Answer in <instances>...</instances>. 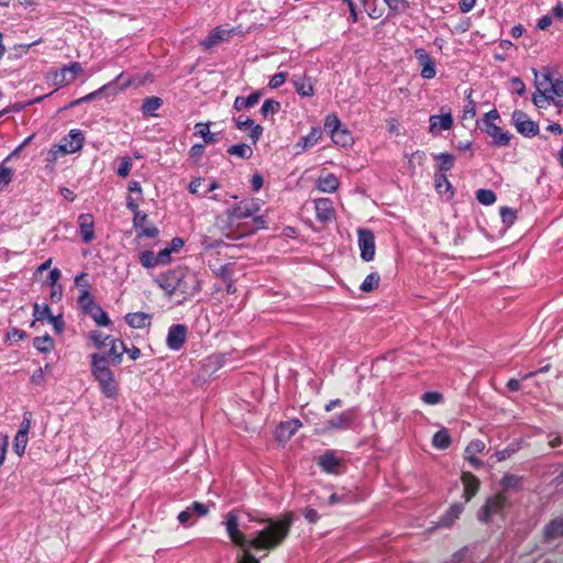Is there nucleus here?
Wrapping results in <instances>:
<instances>
[{
  "label": "nucleus",
  "instance_id": "obj_64",
  "mask_svg": "<svg viewBox=\"0 0 563 563\" xmlns=\"http://www.w3.org/2000/svg\"><path fill=\"white\" fill-rule=\"evenodd\" d=\"M550 93L553 96H563V79H553L551 87H550Z\"/></svg>",
  "mask_w": 563,
  "mask_h": 563
},
{
  "label": "nucleus",
  "instance_id": "obj_28",
  "mask_svg": "<svg viewBox=\"0 0 563 563\" xmlns=\"http://www.w3.org/2000/svg\"><path fill=\"white\" fill-rule=\"evenodd\" d=\"M162 106V98L153 96L144 99L141 110L145 117H157V110Z\"/></svg>",
  "mask_w": 563,
  "mask_h": 563
},
{
  "label": "nucleus",
  "instance_id": "obj_11",
  "mask_svg": "<svg viewBox=\"0 0 563 563\" xmlns=\"http://www.w3.org/2000/svg\"><path fill=\"white\" fill-rule=\"evenodd\" d=\"M187 328L184 324H173L168 329L166 345L172 351H179L186 342Z\"/></svg>",
  "mask_w": 563,
  "mask_h": 563
},
{
  "label": "nucleus",
  "instance_id": "obj_20",
  "mask_svg": "<svg viewBox=\"0 0 563 563\" xmlns=\"http://www.w3.org/2000/svg\"><path fill=\"white\" fill-rule=\"evenodd\" d=\"M464 510V504L455 503L453 504L446 512L440 517L438 521L439 527H451L456 519L461 516Z\"/></svg>",
  "mask_w": 563,
  "mask_h": 563
},
{
  "label": "nucleus",
  "instance_id": "obj_45",
  "mask_svg": "<svg viewBox=\"0 0 563 563\" xmlns=\"http://www.w3.org/2000/svg\"><path fill=\"white\" fill-rule=\"evenodd\" d=\"M379 280H380V276L377 273H371L363 280L360 288L364 292H369L378 287Z\"/></svg>",
  "mask_w": 563,
  "mask_h": 563
},
{
  "label": "nucleus",
  "instance_id": "obj_54",
  "mask_svg": "<svg viewBox=\"0 0 563 563\" xmlns=\"http://www.w3.org/2000/svg\"><path fill=\"white\" fill-rule=\"evenodd\" d=\"M500 218H501L503 223L506 227H510L511 224H514V222L516 220V212L514 209H511L509 207H501L500 208Z\"/></svg>",
  "mask_w": 563,
  "mask_h": 563
},
{
  "label": "nucleus",
  "instance_id": "obj_7",
  "mask_svg": "<svg viewBox=\"0 0 563 563\" xmlns=\"http://www.w3.org/2000/svg\"><path fill=\"white\" fill-rule=\"evenodd\" d=\"M357 243L361 251V257L364 262H371L375 256V236L368 229H358Z\"/></svg>",
  "mask_w": 563,
  "mask_h": 563
},
{
  "label": "nucleus",
  "instance_id": "obj_38",
  "mask_svg": "<svg viewBox=\"0 0 563 563\" xmlns=\"http://www.w3.org/2000/svg\"><path fill=\"white\" fill-rule=\"evenodd\" d=\"M228 153L231 155H235L242 159H249L253 155V150L250 145L242 143V144L231 145L228 148Z\"/></svg>",
  "mask_w": 563,
  "mask_h": 563
},
{
  "label": "nucleus",
  "instance_id": "obj_47",
  "mask_svg": "<svg viewBox=\"0 0 563 563\" xmlns=\"http://www.w3.org/2000/svg\"><path fill=\"white\" fill-rule=\"evenodd\" d=\"M476 199L484 206H490L496 201V194L490 189H478Z\"/></svg>",
  "mask_w": 563,
  "mask_h": 563
},
{
  "label": "nucleus",
  "instance_id": "obj_43",
  "mask_svg": "<svg viewBox=\"0 0 563 563\" xmlns=\"http://www.w3.org/2000/svg\"><path fill=\"white\" fill-rule=\"evenodd\" d=\"M52 316V312H51V308L48 305H38V303H35L33 306V317H34V321L32 322V325H34V323L36 321H43L45 319L48 320V318Z\"/></svg>",
  "mask_w": 563,
  "mask_h": 563
},
{
  "label": "nucleus",
  "instance_id": "obj_3",
  "mask_svg": "<svg viewBox=\"0 0 563 563\" xmlns=\"http://www.w3.org/2000/svg\"><path fill=\"white\" fill-rule=\"evenodd\" d=\"M497 119H499L498 111L496 109L490 110L484 115L479 129L493 137L495 145L507 146L510 142L511 134L495 124Z\"/></svg>",
  "mask_w": 563,
  "mask_h": 563
},
{
  "label": "nucleus",
  "instance_id": "obj_39",
  "mask_svg": "<svg viewBox=\"0 0 563 563\" xmlns=\"http://www.w3.org/2000/svg\"><path fill=\"white\" fill-rule=\"evenodd\" d=\"M33 346L43 353L49 352L54 347V341L49 334H45L42 336H36L33 340Z\"/></svg>",
  "mask_w": 563,
  "mask_h": 563
},
{
  "label": "nucleus",
  "instance_id": "obj_59",
  "mask_svg": "<svg viewBox=\"0 0 563 563\" xmlns=\"http://www.w3.org/2000/svg\"><path fill=\"white\" fill-rule=\"evenodd\" d=\"M485 449V443L482 440H473L468 443L465 449V454H478L482 453Z\"/></svg>",
  "mask_w": 563,
  "mask_h": 563
},
{
  "label": "nucleus",
  "instance_id": "obj_19",
  "mask_svg": "<svg viewBox=\"0 0 563 563\" xmlns=\"http://www.w3.org/2000/svg\"><path fill=\"white\" fill-rule=\"evenodd\" d=\"M461 481L464 486L463 496L465 498V503H468L479 489V479L470 472H463Z\"/></svg>",
  "mask_w": 563,
  "mask_h": 563
},
{
  "label": "nucleus",
  "instance_id": "obj_36",
  "mask_svg": "<svg viewBox=\"0 0 563 563\" xmlns=\"http://www.w3.org/2000/svg\"><path fill=\"white\" fill-rule=\"evenodd\" d=\"M435 189L440 195L450 192V197L453 196L452 185L448 177L442 173H437L434 176Z\"/></svg>",
  "mask_w": 563,
  "mask_h": 563
},
{
  "label": "nucleus",
  "instance_id": "obj_5",
  "mask_svg": "<svg viewBox=\"0 0 563 563\" xmlns=\"http://www.w3.org/2000/svg\"><path fill=\"white\" fill-rule=\"evenodd\" d=\"M512 123L517 131L526 136L533 137L539 134V125L521 110H515L511 115Z\"/></svg>",
  "mask_w": 563,
  "mask_h": 563
},
{
  "label": "nucleus",
  "instance_id": "obj_24",
  "mask_svg": "<svg viewBox=\"0 0 563 563\" xmlns=\"http://www.w3.org/2000/svg\"><path fill=\"white\" fill-rule=\"evenodd\" d=\"M195 135L203 139L205 144H214L218 142V134L210 132L209 122H198L195 125Z\"/></svg>",
  "mask_w": 563,
  "mask_h": 563
},
{
  "label": "nucleus",
  "instance_id": "obj_40",
  "mask_svg": "<svg viewBox=\"0 0 563 563\" xmlns=\"http://www.w3.org/2000/svg\"><path fill=\"white\" fill-rule=\"evenodd\" d=\"M78 303L82 308V310L86 313H89L92 310V307H97L98 305L95 302L93 297L89 292L88 289H81L79 297H78Z\"/></svg>",
  "mask_w": 563,
  "mask_h": 563
},
{
  "label": "nucleus",
  "instance_id": "obj_13",
  "mask_svg": "<svg viewBox=\"0 0 563 563\" xmlns=\"http://www.w3.org/2000/svg\"><path fill=\"white\" fill-rule=\"evenodd\" d=\"M342 464V461L336 456L335 452L332 450L325 451L318 459L319 467L328 474H338L339 468Z\"/></svg>",
  "mask_w": 563,
  "mask_h": 563
},
{
  "label": "nucleus",
  "instance_id": "obj_49",
  "mask_svg": "<svg viewBox=\"0 0 563 563\" xmlns=\"http://www.w3.org/2000/svg\"><path fill=\"white\" fill-rule=\"evenodd\" d=\"M552 99L553 97L550 91L544 90L538 91L532 97V101L538 108H545Z\"/></svg>",
  "mask_w": 563,
  "mask_h": 563
},
{
  "label": "nucleus",
  "instance_id": "obj_56",
  "mask_svg": "<svg viewBox=\"0 0 563 563\" xmlns=\"http://www.w3.org/2000/svg\"><path fill=\"white\" fill-rule=\"evenodd\" d=\"M235 34V30L234 29H221V27H216L213 29V36L216 37V40L220 42H225V41H229L232 35Z\"/></svg>",
  "mask_w": 563,
  "mask_h": 563
},
{
  "label": "nucleus",
  "instance_id": "obj_48",
  "mask_svg": "<svg viewBox=\"0 0 563 563\" xmlns=\"http://www.w3.org/2000/svg\"><path fill=\"white\" fill-rule=\"evenodd\" d=\"M548 445L553 450L563 452V432H550L548 435Z\"/></svg>",
  "mask_w": 563,
  "mask_h": 563
},
{
  "label": "nucleus",
  "instance_id": "obj_17",
  "mask_svg": "<svg viewBox=\"0 0 563 563\" xmlns=\"http://www.w3.org/2000/svg\"><path fill=\"white\" fill-rule=\"evenodd\" d=\"M79 232L85 243H90L95 239L93 217L89 213H82L78 217Z\"/></svg>",
  "mask_w": 563,
  "mask_h": 563
},
{
  "label": "nucleus",
  "instance_id": "obj_50",
  "mask_svg": "<svg viewBox=\"0 0 563 563\" xmlns=\"http://www.w3.org/2000/svg\"><path fill=\"white\" fill-rule=\"evenodd\" d=\"M27 441H29V435H25V434H22V433H16L15 434L14 445L13 446H14V452L19 456H22L24 454Z\"/></svg>",
  "mask_w": 563,
  "mask_h": 563
},
{
  "label": "nucleus",
  "instance_id": "obj_46",
  "mask_svg": "<svg viewBox=\"0 0 563 563\" xmlns=\"http://www.w3.org/2000/svg\"><path fill=\"white\" fill-rule=\"evenodd\" d=\"M156 254L152 251H143L140 253V263L145 268H154L158 265Z\"/></svg>",
  "mask_w": 563,
  "mask_h": 563
},
{
  "label": "nucleus",
  "instance_id": "obj_12",
  "mask_svg": "<svg viewBox=\"0 0 563 563\" xmlns=\"http://www.w3.org/2000/svg\"><path fill=\"white\" fill-rule=\"evenodd\" d=\"M209 508L206 504L194 501L185 510L180 511L177 519L181 525H191L195 517H203L208 514Z\"/></svg>",
  "mask_w": 563,
  "mask_h": 563
},
{
  "label": "nucleus",
  "instance_id": "obj_55",
  "mask_svg": "<svg viewBox=\"0 0 563 563\" xmlns=\"http://www.w3.org/2000/svg\"><path fill=\"white\" fill-rule=\"evenodd\" d=\"M89 338L98 349L104 346L107 342L111 340L109 335L97 330L91 331Z\"/></svg>",
  "mask_w": 563,
  "mask_h": 563
},
{
  "label": "nucleus",
  "instance_id": "obj_8",
  "mask_svg": "<svg viewBox=\"0 0 563 563\" xmlns=\"http://www.w3.org/2000/svg\"><path fill=\"white\" fill-rule=\"evenodd\" d=\"M84 134L80 130L74 129L57 145L58 152L62 154H73L82 148Z\"/></svg>",
  "mask_w": 563,
  "mask_h": 563
},
{
  "label": "nucleus",
  "instance_id": "obj_27",
  "mask_svg": "<svg viewBox=\"0 0 563 563\" xmlns=\"http://www.w3.org/2000/svg\"><path fill=\"white\" fill-rule=\"evenodd\" d=\"M112 372L109 367V361L104 355L101 354H92L91 355V373L93 376L101 375Z\"/></svg>",
  "mask_w": 563,
  "mask_h": 563
},
{
  "label": "nucleus",
  "instance_id": "obj_41",
  "mask_svg": "<svg viewBox=\"0 0 563 563\" xmlns=\"http://www.w3.org/2000/svg\"><path fill=\"white\" fill-rule=\"evenodd\" d=\"M343 128L341 120L335 113L328 114L324 119V131L332 135L334 132Z\"/></svg>",
  "mask_w": 563,
  "mask_h": 563
},
{
  "label": "nucleus",
  "instance_id": "obj_60",
  "mask_svg": "<svg viewBox=\"0 0 563 563\" xmlns=\"http://www.w3.org/2000/svg\"><path fill=\"white\" fill-rule=\"evenodd\" d=\"M287 79V73H284V71H279L277 74H275L269 82H268V86L272 88V89H276V88H279L282 85H284V82L286 81Z\"/></svg>",
  "mask_w": 563,
  "mask_h": 563
},
{
  "label": "nucleus",
  "instance_id": "obj_53",
  "mask_svg": "<svg viewBox=\"0 0 563 563\" xmlns=\"http://www.w3.org/2000/svg\"><path fill=\"white\" fill-rule=\"evenodd\" d=\"M132 169V159L129 156H124L121 158V163L117 169L118 176L125 178L130 175Z\"/></svg>",
  "mask_w": 563,
  "mask_h": 563
},
{
  "label": "nucleus",
  "instance_id": "obj_15",
  "mask_svg": "<svg viewBox=\"0 0 563 563\" xmlns=\"http://www.w3.org/2000/svg\"><path fill=\"white\" fill-rule=\"evenodd\" d=\"M302 423L299 419H290L280 422L276 428V438L278 441H288L298 430Z\"/></svg>",
  "mask_w": 563,
  "mask_h": 563
},
{
  "label": "nucleus",
  "instance_id": "obj_21",
  "mask_svg": "<svg viewBox=\"0 0 563 563\" xmlns=\"http://www.w3.org/2000/svg\"><path fill=\"white\" fill-rule=\"evenodd\" d=\"M353 419L352 411H344L338 416L332 417L327 421V429L329 430H346L351 426Z\"/></svg>",
  "mask_w": 563,
  "mask_h": 563
},
{
  "label": "nucleus",
  "instance_id": "obj_57",
  "mask_svg": "<svg viewBox=\"0 0 563 563\" xmlns=\"http://www.w3.org/2000/svg\"><path fill=\"white\" fill-rule=\"evenodd\" d=\"M32 421H33L32 412L25 411L23 413V419H22V422L20 424L18 433H22V434L29 435V432H30L31 427H32Z\"/></svg>",
  "mask_w": 563,
  "mask_h": 563
},
{
  "label": "nucleus",
  "instance_id": "obj_44",
  "mask_svg": "<svg viewBox=\"0 0 563 563\" xmlns=\"http://www.w3.org/2000/svg\"><path fill=\"white\" fill-rule=\"evenodd\" d=\"M280 110V102L274 99H266L261 108V113L264 118L274 115Z\"/></svg>",
  "mask_w": 563,
  "mask_h": 563
},
{
  "label": "nucleus",
  "instance_id": "obj_52",
  "mask_svg": "<svg viewBox=\"0 0 563 563\" xmlns=\"http://www.w3.org/2000/svg\"><path fill=\"white\" fill-rule=\"evenodd\" d=\"M13 178V170L5 166L4 163L0 164V189L8 186Z\"/></svg>",
  "mask_w": 563,
  "mask_h": 563
},
{
  "label": "nucleus",
  "instance_id": "obj_61",
  "mask_svg": "<svg viewBox=\"0 0 563 563\" xmlns=\"http://www.w3.org/2000/svg\"><path fill=\"white\" fill-rule=\"evenodd\" d=\"M234 121L236 128L241 131H245L254 124L251 118L244 115L238 117Z\"/></svg>",
  "mask_w": 563,
  "mask_h": 563
},
{
  "label": "nucleus",
  "instance_id": "obj_31",
  "mask_svg": "<svg viewBox=\"0 0 563 563\" xmlns=\"http://www.w3.org/2000/svg\"><path fill=\"white\" fill-rule=\"evenodd\" d=\"M523 477L515 474H505L500 481L504 490L518 492L522 487Z\"/></svg>",
  "mask_w": 563,
  "mask_h": 563
},
{
  "label": "nucleus",
  "instance_id": "obj_35",
  "mask_svg": "<svg viewBox=\"0 0 563 563\" xmlns=\"http://www.w3.org/2000/svg\"><path fill=\"white\" fill-rule=\"evenodd\" d=\"M339 187V179L333 174L320 177L318 180V188L323 192H333Z\"/></svg>",
  "mask_w": 563,
  "mask_h": 563
},
{
  "label": "nucleus",
  "instance_id": "obj_14",
  "mask_svg": "<svg viewBox=\"0 0 563 563\" xmlns=\"http://www.w3.org/2000/svg\"><path fill=\"white\" fill-rule=\"evenodd\" d=\"M93 377L99 383L100 390L107 398H114L118 395V384L112 372Z\"/></svg>",
  "mask_w": 563,
  "mask_h": 563
},
{
  "label": "nucleus",
  "instance_id": "obj_34",
  "mask_svg": "<svg viewBox=\"0 0 563 563\" xmlns=\"http://www.w3.org/2000/svg\"><path fill=\"white\" fill-rule=\"evenodd\" d=\"M451 444V437L445 428L433 434L432 445L439 450H446Z\"/></svg>",
  "mask_w": 563,
  "mask_h": 563
},
{
  "label": "nucleus",
  "instance_id": "obj_63",
  "mask_svg": "<svg viewBox=\"0 0 563 563\" xmlns=\"http://www.w3.org/2000/svg\"><path fill=\"white\" fill-rule=\"evenodd\" d=\"M467 552H468L467 548H463V549L456 551L452 555L450 561L444 562V563H463L467 556Z\"/></svg>",
  "mask_w": 563,
  "mask_h": 563
},
{
  "label": "nucleus",
  "instance_id": "obj_10",
  "mask_svg": "<svg viewBox=\"0 0 563 563\" xmlns=\"http://www.w3.org/2000/svg\"><path fill=\"white\" fill-rule=\"evenodd\" d=\"M81 71L82 67L80 63L74 62L57 70L53 76V82L58 87L67 86L71 84Z\"/></svg>",
  "mask_w": 563,
  "mask_h": 563
},
{
  "label": "nucleus",
  "instance_id": "obj_32",
  "mask_svg": "<svg viewBox=\"0 0 563 563\" xmlns=\"http://www.w3.org/2000/svg\"><path fill=\"white\" fill-rule=\"evenodd\" d=\"M333 143L341 147H349L353 144V136L346 128H341L339 131L330 135Z\"/></svg>",
  "mask_w": 563,
  "mask_h": 563
},
{
  "label": "nucleus",
  "instance_id": "obj_18",
  "mask_svg": "<svg viewBox=\"0 0 563 563\" xmlns=\"http://www.w3.org/2000/svg\"><path fill=\"white\" fill-rule=\"evenodd\" d=\"M316 217L321 222H328L334 218V209L329 198L314 200Z\"/></svg>",
  "mask_w": 563,
  "mask_h": 563
},
{
  "label": "nucleus",
  "instance_id": "obj_22",
  "mask_svg": "<svg viewBox=\"0 0 563 563\" xmlns=\"http://www.w3.org/2000/svg\"><path fill=\"white\" fill-rule=\"evenodd\" d=\"M126 323L134 329H144L151 324L152 317L145 312H132L124 317Z\"/></svg>",
  "mask_w": 563,
  "mask_h": 563
},
{
  "label": "nucleus",
  "instance_id": "obj_25",
  "mask_svg": "<svg viewBox=\"0 0 563 563\" xmlns=\"http://www.w3.org/2000/svg\"><path fill=\"white\" fill-rule=\"evenodd\" d=\"M109 342L110 349L108 351V356L110 357L113 365H119L122 362L125 344L118 339H111Z\"/></svg>",
  "mask_w": 563,
  "mask_h": 563
},
{
  "label": "nucleus",
  "instance_id": "obj_9",
  "mask_svg": "<svg viewBox=\"0 0 563 563\" xmlns=\"http://www.w3.org/2000/svg\"><path fill=\"white\" fill-rule=\"evenodd\" d=\"M415 57L420 67V75L423 79H432L437 75L435 60L430 54L422 47L415 49Z\"/></svg>",
  "mask_w": 563,
  "mask_h": 563
},
{
  "label": "nucleus",
  "instance_id": "obj_58",
  "mask_svg": "<svg viewBox=\"0 0 563 563\" xmlns=\"http://www.w3.org/2000/svg\"><path fill=\"white\" fill-rule=\"evenodd\" d=\"M421 399L427 405H438L442 401L443 396L438 391H427L421 396Z\"/></svg>",
  "mask_w": 563,
  "mask_h": 563
},
{
  "label": "nucleus",
  "instance_id": "obj_1",
  "mask_svg": "<svg viewBox=\"0 0 563 563\" xmlns=\"http://www.w3.org/2000/svg\"><path fill=\"white\" fill-rule=\"evenodd\" d=\"M249 521L260 527L241 523L234 511L227 515L224 522L230 540L242 549H274L287 537L290 528V522L284 520H255L249 516Z\"/></svg>",
  "mask_w": 563,
  "mask_h": 563
},
{
  "label": "nucleus",
  "instance_id": "obj_30",
  "mask_svg": "<svg viewBox=\"0 0 563 563\" xmlns=\"http://www.w3.org/2000/svg\"><path fill=\"white\" fill-rule=\"evenodd\" d=\"M533 74L537 91H550V87L553 81L550 70L545 69L543 73H538L536 69H533Z\"/></svg>",
  "mask_w": 563,
  "mask_h": 563
},
{
  "label": "nucleus",
  "instance_id": "obj_6",
  "mask_svg": "<svg viewBox=\"0 0 563 563\" xmlns=\"http://www.w3.org/2000/svg\"><path fill=\"white\" fill-rule=\"evenodd\" d=\"M260 210L257 199H244L228 211L230 221H239L252 218Z\"/></svg>",
  "mask_w": 563,
  "mask_h": 563
},
{
  "label": "nucleus",
  "instance_id": "obj_37",
  "mask_svg": "<svg viewBox=\"0 0 563 563\" xmlns=\"http://www.w3.org/2000/svg\"><path fill=\"white\" fill-rule=\"evenodd\" d=\"M99 327H108L111 320L108 313L98 305L92 307V310L88 313Z\"/></svg>",
  "mask_w": 563,
  "mask_h": 563
},
{
  "label": "nucleus",
  "instance_id": "obj_23",
  "mask_svg": "<svg viewBox=\"0 0 563 563\" xmlns=\"http://www.w3.org/2000/svg\"><path fill=\"white\" fill-rule=\"evenodd\" d=\"M322 136V130L319 126L311 128L309 134L302 136L296 147H300L301 151H306L309 147L314 146Z\"/></svg>",
  "mask_w": 563,
  "mask_h": 563
},
{
  "label": "nucleus",
  "instance_id": "obj_33",
  "mask_svg": "<svg viewBox=\"0 0 563 563\" xmlns=\"http://www.w3.org/2000/svg\"><path fill=\"white\" fill-rule=\"evenodd\" d=\"M296 92L301 97H311L314 93L313 86L310 79L295 78L292 80Z\"/></svg>",
  "mask_w": 563,
  "mask_h": 563
},
{
  "label": "nucleus",
  "instance_id": "obj_2",
  "mask_svg": "<svg viewBox=\"0 0 563 563\" xmlns=\"http://www.w3.org/2000/svg\"><path fill=\"white\" fill-rule=\"evenodd\" d=\"M156 283L168 297H179V302L190 299L201 289L198 275L187 267H176L162 273L157 276Z\"/></svg>",
  "mask_w": 563,
  "mask_h": 563
},
{
  "label": "nucleus",
  "instance_id": "obj_62",
  "mask_svg": "<svg viewBox=\"0 0 563 563\" xmlns=\"http://www.w3.org/2000/svg\"><path fill=\"white\" fill-rule=\"evenodd\" d=\"M512 90L520 97L526 93V85L519 77H514L511 79Z\"/></svg>",
  "mask_w": 563,
  "mask_h": 563
},
{
  "label": "nucleus",
  "instance_id": "obj_16",
  "mask_svg": "<svg viewBox=\"0 0 563 563\" xmlns=\"http://www.w3.org/2000/svg\"><path fill=\"white\" fill-rule=\"evenodd\" d=\"M429 122V132L431 134H438L440 131H446L452 128L453 118L450 112L440 115L433 114L430 117Z\"/></svg>",
  "mask_w": 563,
  "mask_h": 563
},
{
  "label": "nucleus",
  "instance_id": "obj_4",
  "mask_svg": "<svg viewBox=\"0 0 563 563\" xmlns=\"http://www.w3.org/2000/svg\"><path fill=\"white\" fill-rule=\"evenodd\" d=\"M507 498L504 493H498L488 498L486 503L479 508L477 519L481 522L488 523L495 515L503 512L506 507Z\"/></svg>",
  "mask_w": 563,
  "mask_h": 563
},
{
  "label": "nucleus",
  "instance_id": "obj_29",
  "mask_svg": "<svg viewBox=\"0 0 563 563\" xmlns=\"http://www.w3.org/2000/svg\"><path fill=\"white\" fill-rule=\"evenodd\" d=\"M563 536V519L555 518L544 527V537L547 540H554Z\"/></svg>",
  "mask_w": 563,
  "mask_h": 563
},
{
  "label": "nucleus",
  "instance_id": "obj_42",
  "mask_svg": "<svg viewBox=\"0 0 563 563\" xmlns=\"http://www.w3.org/2000/svg\"><path fill=\"white\" fill-rule=\"evenodd\" d=\"M434 158L440 162L438 169L442 174L451 170L454 166V156L450 153H440Z\"/></svg>",
  "mask_w": 563,
  "mask_h": 563
},
{
  "label": "nucleus",
  "instance_id": "obj_26",
  "mask_svg": "<svg viewBox=\"0 0 563 563\" xmlns=\"http://www.w3.org/2000/svg\"><path fill=\"white\" fill-rule=\"evenodd\" d=\"M261 91H255L247 97L238 96L234 100L233 108L236 111L254 107L261 99Z\"/></svg>",
  "mask_w": 563,
  "mask_h": 563
},
{
  "label": "nucleus",
  "instance_id": "obj_51",
  "mask_svg": "<svg viewBox=\"0 0 563 563\" xmlns=\"http://www.w3.org/2000/svg\"><path fill=\"white\" fill-rule=\"evenodd\" d=\"M384 2L395 13H404L409 8L407 0H384Z\"/></svg>",
  "mask_w": 563,
  "mask_h": 563
}]
</instances>
